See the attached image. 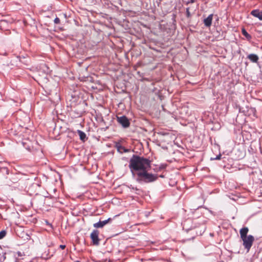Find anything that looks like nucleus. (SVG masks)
Masks as SVG:
<instances>
[{
  "label": "nucleus",
  "instance_id": "nucleus-10",
  "mask_svg": "<svg viewBox=\"0 0 262 262\" xmlns=\"http://www.w3.org/2000/svg\"><path fill=\"white\" fill-rule=\"evenodd\" d=\"M248 58L253 62H257L258 60L257 55L254 54H251L248 56Z\"/></svg>",
  "mask_w": 262,
  "mask_h": 262
},
{
  "label": "nucleus",
  "instance_id": "nucleus-14",
  "mask_svg": "<svg viewBox=\"0 0 262 262\" xmlns=\"http://www.w3.org/2000/svg\"><path fill=\"white\" fill-rule=\"evenodd\" d=\"M221 158V155L219 154L217 156H216L215 158H211V160H220Z\"/></svg>",
  "mask_w": 262,
  "mask_h": 262
},
{
  "label": "nucleus",
  "instance_id": "nucleus-3",
  "mask_svg": "<svg viewBox=\"0 0 262 262\" xmlns=\"http://www.w3.org/2000/svg\"><path fill=\"white\" fill-rule=\"evenodd\" d=\"M149 170H144L138 172L135 174L136 176V181L139 183H150L156 181L157 179V176L156 174L148 172Z\"/></svg>",
  "mask_w": 262,
  "mask_h": 262
},
{
  "label": "nucleus",
  "instance_id": "nucleus-6",
  "mask_svg": "<svg viewBox=\"0 0 262 262\" xmlns=\"http://www.w3.org/2000/svg\"><path fill=\"white\" fill-rule=\"evenodd\" d=\"M111 220L110 218L108 219L107 220L101 221H100L98 223H95L94 224V227L95 228H102L104 226H105L106 224H107L108 223V221Z\"/></svg>",
  "mask_w": 262,
  "mask_h": 262
},
{
  "label": "nucleus",
  "instance_id": "nucleus-19",
  "mask_svg": "<svg viewBox=\"0 0 262 262\" xmlns=\"http://www.w3.org/2000/svg\"><path fill=\"white\" fill-rule=\"evenodd\" d=\"M194 2V0H190V3H193Z\"/></svg>",
  "mask_w": 262,
  "mask_h": 262
},
{
  "label": "nucleus",
  "instance_id": "nucleus-17",
  "mask_svg": "<svg viewBox=\"0 0 262 262\" xmlns=\"http://www.w3.org/2000/svg\"><path fill=\"white\" fill-rule=\"evenodd\" d=\"M17 255L18 256H21L23 255V254H21V253L20 252H18Z\"/></svg>",
  "mask_w": 262,
  "mask_h": 262
},
{
  "label": "nucleus",
  "instance_id": "nucleus-16",
  "mask_svg": "<svg viewBox=\"0 0 262 262\" xmlns=\"http://www.w3.org/2000/svg\"><path fill=\"white\" fill-rule=\"evenodd\" d=\"M66 247V246L65 245H60V248L62 249H64Z\"/></svg>",
  "mask_w": 262,
  "mask_h": 262
},
{
  "label": "nucleus",
  "instance_id": "nucleus-7",
  "mask_svg": "<svg viewBox=\"0 0 262 262\" xmlns=\"http://www.w3.org/2000/svg\"><path fill=\"white\" fill-rule=\"evenodd\" d=\"M115 147L117 148L118 152L120 153L127 152L129 151V149H126L124 147L122 146L120 143H117L115 145Z\"/></svg>",
  "mask_w": 262,
  "mask_h": 262
},
{
  "label": "nucleus",
  "instance_id": "nucleus-11",
  "mask_svg": "<svg viewBox=\"0 0 262 262\" xmlns=\"http://www.w3.org/2000/svg\"><path fill=\"white\" fill-rule=\"evenodd\" d=\"M78 134L81 140L84 141L86 138L85 134L81 130H78Z\"/></svg>",
  "mask_w": 262,
  "mask_h": 262
},
{
  "label": "nucleus",
  "instance_id": "nucleus-12",
  "mask_svg": "<svg viewBox=\"0 0 262 262\" xmlns=\"http://www.w3.org/2000/svg\"><path fill=\"white\" fill-rule=\"evenodd\" d=\"M242 34H243L244 36H245L248 39H250L251 38V36L250 34H249L244 29H243L242 30Z\"/></svg>",
  "mask_w": 262,
  "mask_h": 262
},
{
  "label": "nucleus",
  "instance_id": "nucleus-5",
  "mask_svg": "<svg viewBox=\"0 0 262 262\" xmlns=\"http://www.w3.org/2000/svg\"><path fill=\"white\" fill-rule=\"evenodd\" d=\"M98 235L99 232L97 230H94L91 234V238L94 245H98L99 244Z\"/></svg>",
  "mask_w": 262,
  "mask_h": 262
},
{
  "label": "nucleus",
  "instance_id": "nucleus-4",
  "mask_svg": "<svg viewBox=\"0 0 262 262\" xmlns=\"http://www.w3.org/2000/svg\"><path fill=\"white\" fill-rule=\"evenodd\" d=\"M117 121L124 127H127L129 125V122L128 119L124 116L118 117Z\"/></svg>",
  "mask_w": 262,
  "mask_h": 262
},
{
  "label": "nucleus",
  "instance_id": "nucleus-13",
  "mask_svg": "<svg viewBox=\"0 0 262 262\" xmlns=\"http://www.w3.org/2000/svg\"><path fill=\"white\" fill-rule=\"evenodd\" d=\"M6 234V232L5 231L3 230L0 232V239L4 238Z\"/></svg>",
  "mask_w": 262,
  "mask_h": 262
},
{
  "label": "nucleus",
  "instance_id": "nucleus-20",
  "mask_svg": "<svg viewBox=\"0 0 262 262\" xmlns=\"http://www.w3.org/2000/svg\"><path fill=\"white\" fill-rule=\"evenodd\" d=\"M76 262H80V261H76Z\"/></svg>",
  "mask_w": 262,
  "mask_h": 262
},
{
  "label": "nucleus",
  "instance_id": "nucleus-18",
  "mask_svg": "<svg viewBox=\"0 0 262 262\" xmlns=\"http://www.w3.org/2000/svg\"><path fill=\"white\" fill-rule=\"evenodd\" d=\"M187 13L188 16H189V12L188 9H187Z\"/></svg>",
  "mask_w": 262,
  "mask_h": 262
},
{
  "label": "nucleus",
  "instance_id": "nucleus-9",
  "mask_svg": "<svg viewBox=\"0 0 262 262\" xmlns=\"http://www.w3.org/2000/svg\"><path fill=\"white\" fill-rule=\"evenodd\" d=\"M213 19V14H210L204 20V23L205 26L210 27L211 25Z\"/></svg>",
  "mask_w": 262,
  "mask_h": 262
},
{
  "label": "nucleus",
  "instance_id": "nucleus-15",
  "mask_svg": "<svg viewBox=\"0 0 262 262\" xmlns=\"http://www.w3.org/2000/svg\"><path fill=\"white\" fill-rule=\"evenodd\" d=\"M54 23L56 24H58L60 23V19L58 17H56L54 20Z\"/></svg>",
  "mask_w": 262,
  "mask_h": 262
},
{
  "label": "nucleus",
  "instance_id": "nucleus-2",
  "mask_svg": "<svg viewBox=\"0 0 262 262\" xmlns=\"http://www.w3.org/2000/svg\"><path fill=\"white\" fill-rule=\"evenodd\" d=\"M248 231L249 229L248 227L242 228L239 230L241 238L243 241V245L247 252L250 251L255 240L253 235H247Z\"/></svg>",
  "mask_w": 262,
  "mask_h": 262
},
{
  "label": "nucleus",
  "instance_id": "nucleus-8",
  "mask_svg": "<svg viewBox=\"0 0 262 262\" xmlns=\"http://www.w3.org/2000/svg\"><path fill=\"white\" fill-rule=\"evenodd\" d=\"M251 15L255 17L258 18L259 20H262V11L259 10H254L251 12Z\"/></svg>",
  "mask_w": 262,
  "mask_h": 262
},
{
  "label": "nucleus",
  "instance_id": "nucleus-1",
  "mask_svg": "<svg viewBox=\"0 0 262 262\" xmlns=\"http://www.w3.org/2000/svg\"><path fill=\"white\" fill-rule=\"evenodd\" d=\"M150 161L146 158L137 155H133L129 162V167L132 174L135 176L138 172L144 170H150Z\"/></svg>",
  "mask_w": 262,
  "mask_h": 262
}]
</instances>
